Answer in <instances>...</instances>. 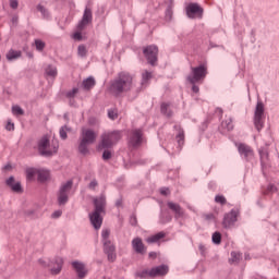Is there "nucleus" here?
Listing matches in <instances>:
<instances>
[{
	"label": "nucleus",
	"mask_w": 279,
	"mask_h": 279,
	"mask_svg": "<svg viewBox=\"0 0 279 279\" xmlns=\"http://www.w3.org/2000/svg\"><path fill=\"white\" fill-rule=\"evenodd\" d=\"M211 241L215 245H221V233L219 231L214 232Z\"/></svg>",
	"instance_id": "obj_33"
},
{
	"label": "nucleus",
	"mask_w": 279,
	"mask_h": 279,
	"mask_svg": "<svg viewBox=\"0 0 279 279\" xmlns=\"http://www.w3.org/2000/svg\"><path fill=\"white\" fill-rule=\"evenodd\" d=\"M4 171H10V169H12V166L11 165H7V166H4Z\"/></svg>",
	"instance_id": "obj_61"
},
{
	"label": "nucleus",
	"mask_w": 279,
	"mask_h": 279,
	"mask_svg": "<svg viewBox=\"0 0 279 279\" xmlns=\"http://www.w3.org/2000/svg\"><path fill=\"white\" fill-rule=\"evenodd\" d=\"M93 202H94L95 210H105L106 209V196L105 195L95 197L93 199Z\"/></svg>",
	"instance_id": "obj_21"
},
{
	"label": "nucleus",
	"mask_w": 279,
	"mask_h": 279,
	"mask_svg": "<svg viewBox=\"0 0 279 279\" xmlns=\"http://www.w3.org/2000/svg\"><path fill=\"white\" fill-rule=\"evenodd\" d=\"M239 217V211L236 210H231L227 214H225L223 220H222V226L223 228H232L234 223H236V219Z\"/></svg>",
	"instance_id": "obj_14"
},
{
	"label": "nucleus",
	"mask_w": 279,
	"mask_h": 279,
	"mask_svg": "<svg viewBox=\"0 0 279 279\" xmlns=\"http://www.w3.org/2000/svg\"><path fill=\"white\" fill-rule=\"evenodd\" d=\"M51 219H60L62 217V210H56L51 214Z\"/></svg>",
	"instance_id": "obj_47"
},
{
	"label": "nucleus",
	"mask_w": 279,
	"mask_h": 279,
	"mask_svg": "<svg viewBox=\"0 0 279 279\" xmlns=\"http://www.w3.org/2000/svg\"><path fill=\"white\" fill-rule=\"evenodd\" d=\"M72 189H73V180H69L61 184L59 192L57 194L59 206H64V204L69 202V195H71Z\"/></svg>",
	"instance_id": "obj_6"
},
{
	"label": "nucleus",
	"mask_w": 279,
	"mask_h": 279,
	"mask_svg": "<svg viewBox=\"0 0 279 279\" xmlns=\"http://www.w3.org/2000/svg\"><path fill=\"white\" fill-rule=\"evenodd\" d=\"M5 128H7L8 132H12V131H14V123L8 122Z\"/></svg>",
	"instance_id": "obj_56"
},
{
	"label": "nucleus",
	"mask_w": 279,
	"mask_h": 279,
	"mask_svg": "<svg viewBox=\"0 0 279 279\" xmlns=\"http://www.w3.org/2000/svg\"><path fill=\"white\" fill-rule=\"evenodd\" d=\"M132 247L136 254H145V244L143 243V239L134 238L132 240Z\"/></svg>",
	"instance_id": "obj_19"
},
{
	"label": "nucleus",
	"mask_w": 279,
	"mask_h": 279,
	"mask_svg": "<svg viewBox=\"0 0 279 279\" xmlns=\"http://www.w3.org/2000/svg\"><path fill=\"white\" fill-rule=\"evenodd\" d=\"M174 128H175V130L179 131V133L177 134V141H178L179 145H184V130H182L178 125H175Z\"/></svg>",
	"instance_id": "obj_32"
},
{
	"label": "nucleus",
	"mask_w": 279,
	"mask_h": 279,
	"mask_svg": "<svg viewBox=\"0 0 279 279\" xmlns=\"http://www.w3.org/2000/svg\"><path fill=\"white\" fill-rule=\"evenodd\" d=\"M206 75H208V70L205 68V65H198L196 68H191V73L187 75V82L192 84V90L193 93H199V87L195 84H198L199 82H203V80L206 78Z\"/></svg>",
	"instance_id": "obj_3"
},
{
	"label": "nucleus",
	"mask_w": 279,
	"mask_h": 279,
	"mask_svg": "<svg viewBox=\"0 0 279 279\" xmlns=\"http://www.w3.org/2000/svg\"><path fill=\"white\" fill-rule=\"evenodd\" d=\"M10 8H12V10H16V8H19V1L10 0Z\"/></svg>",
	"instance_id": "obj_52"
},
{
	"label": "nucleus",
	"mask_w": 279,
	"mask_h": 279,
	"mask_svg": "<svg viewBox=\"0 0 279 279\" xmlns=\"http://www.w3.org/2000/svg\"><path fill=\"white\" fill-rule=\"evenodd\" d=\"M77 53L81 58H86V53H88V50H86V46L80 45L77 48Z\"/></svg>",
	"instance_id": "obj_36"
},
{
	"label": "nucleus",
	"mask_w": 279,
	"mask_h": 279,
	"mask_svg": "<svg viewBox=\"0 0 279 279\" xmlns=\"http://www.w3.org/2000/svg\"><path fill=\"white\" fill-rule=\"evenodd\" d=\"M149 258H156L158 256V254L156 252H150L148 254Z\"/></svg>",
	"instance_id": "obj_60"
},
{
	"label": "nucleus",
	"mask_w": 279,
	"mask_h": 279,
	"mask_svg": "<svg viewBox=\"0 0 279 279\" xmlns=\"http://www.w3.org/2000/svg\"><path fill=\"white\" fill-rule=\"evenodd\" d=\"M58 140H53L52 143L49 142V137L43 136L37 144V149L40 156H53V154H58Z\"/></svg>",
	"instance_id": "obj_5"
},
{
	"label": "nucleus",
	"mask_w": 279,
	"mask_h": 279,
	"mask_svg": "<svg viewBox=\"0 0 279 279\" xmlns=\"http://www.w3.org/2000/svg\"><path fill=\"white\" fill-rule=\"evenodd\" d=\"M169 274V266L159 265L157 267H153L149 270V278H158L160 276H167Z\"/></svg>",
	"instance_id": "obj_16"
},
{
	"label": "nucleus",
	"mask_w": 279,
	"mask_h": 279,
	"mask_svg": "<svg viewBox=\"0 0 279 279\" xmlns=\"http://www.w3.org/2000/svg\"><path fill=\"white\" fill-rule=\"evenodd\" d=\"M215 202H216V204L223 205V204H226V196H223V195H216Z\"/></svg>",
	"instance_id": "obj_45"
},
{
	"label": "nucleus",
	"mask_w": 279,
	"mask_h": 279,
	"mask_svg": "<svg viewBox=\"0 0 279 279\" xmlns=\"http://www.w3.org/2000/svg\"><path fill=\"white\" fill-rule=\"evenodd\" d=\"M276 191V186L268 185V193H274Z\"/></svg>",
	"instance_id": "obj_59"
},
{
	"label": "nucleus",
	"mask_w": 279,
	"mask_h": 279,
	"mask_svg": "<svg viewBox=\"0 0 279 279\" xmlns=\"http://www.w3.org/2000/svg\"><path fill=\"white\" fill-rule=\"evenodd\" d=\"M198 248L201 250V252H204V250H205L203 244H199Z\"/></svg>",
	"instance_id": "obj_62"
},
{
	"label": "nucleus",
	"mask_w": 279,
	"mask_h": 279,
	"mask_svg": "<svg viewBox=\"0 0 279 279\" xmlns=\"http://www.w3.org/2000/svg\"><path fill=\"white\" fill-rule=\"evenodd\" d=\"M182 215H184V211L182 210H175L174 211V217L178 219L179 217H182Z\"/></svg>",
	"instance_id": "obj_57"
},
{
	"label": "nucleus",
	"mask_w": 279,
	"mask_h": 279,
	"mask_svg": "<svg viewBox=\"0 0 279 279\" xmlns=\"http://www.w3.org/2000/svg\"><path fill=\"white\" fill-rule=\"evenodd\" d=\"M168 207L170 208V210H180V205L175 203H168Z\"/></svg>",
	"instance_id": "obj_49"
},
{
	"label": "nucleus",
	"mask_w": 279,
	"mask_h": 279,
	"mask_svg": "<svg viewBox=\"0 0 279 279\" xmlns=\"http://www.w3.org/2000/svg\"><path fill=\"white\" fill-rule=\"evenodd\" d=\"M134 88V76L130 72H120L117 77L111 81L109 90L114 97L130 93Z\"/></svg>",
	"instance_id": "obj_1"
},
{
	"label": "nucleus",
	"mask_w": 279,
	"mask_h": 279,
	"mask_svg": "<svg viewBox=\"0 0 279 279\" xmlns=\"http://www.w3.org/2000/svg\"><path fill=\"white\" fill-rule=\"evenodd\" d=\"M165 236H167V233H165V231H160V232L147 238L146 241H147V243H158V241H160L161 239H165Z\"/></svg>",
	"instance_id": "obj_24"
},
{
	"label": "nucleus",
	"mask_w": 279,
	"mask_h": 279,
	"mask_svg": "<svg viewBox=\"0 0 279 279\" xmlns=\"http://www.w3.org/2000/svg\"><path fill=\"white\" fill-rule=\"evenodd\" d=\"M106 150L102 153V160H110L112 158V151L110 148H105Z\"/></svg>",
	"instance_id": "obj_41"
},
{
	"label": "nucleus",
	"mask_w": 279,
	"mask_h": 279,
	"mask_svg": "<svg viewBox=\"0 0 279 279\" xmlns=\"http://www.w3.org/2000/svg\"><path fill=\"white\" fill-rule=\"evenodd\" d=\"M130 223H131V226H136L138 223V221L136 220V216H134V215L131 216Z\"/></svg>",
	"instance_id": "obj_55"
},
{
	"label": "nucleus",
	"mask_w": 279,
	"mask_h": 279,
	"mask_svg": "<svg viewBox=\"0 0 279 279\" xmlns=\"http://www.w3.org/2000/svg\"><path fill=\"white\" fill-rule=\"evenodd\" d=\"M151 77H153L151 72H149V71L143 72V74H142V84H143V86H145V84H147V82H149V80H151Z\"/></svg>",
	"instance_id": "obj_35"
},
{
	"label": "nucleus",
	"mask_w": 279,
	"mask_h": 279,
	"mask_svg": "<svg viewBox=\"0 0 279 279\" xmlns=\"http://www.w3.org/2000/svg\"><path fill=\"white\" fill-rule=\"evenodd\" d=\"M205 219H206L207 221H211V219H215V215H213V214H207V215H205Z\"/></svg>",
	"instance_id": "obj_58"
},
{
	"label": "nucleus",
	"mask_w": 279,
	"mask_h": 279,
	"mask_svg": "<svg viewBox=\"0 0 279 279\" xmlns=\"http://www.w3.org/2000/svg\"><path fill=\"white\" fill-rule=\"evenodd\" d=\"M98 149H112L117 143L123 138L121 131L106 132L100 137Z\"/></svg>",
	"instance_id": "obj_4"
},
{
	"label": "nucleus",
	"mask_w": 279,
	"mask_h": 279,
	"mask_svg": "<svg viewBox=\"0 0 279 279\" xmlns=\"http://www.w3.org/2000/svg\"><path fill=\"white\" fill-rule=\"evenodd\" d=\"M90 23H93V10L86 7L84 10L83 17L77 24V31L84 32V29H86V26L90 25Z\"/></svg>",
	"instance_id": "obj_11"
},
{
	"label": "nucleus",
	"mask_w": 279,
	"mask_h": 279,
	"mask_svg": "<svg viewBox=\"0 0 279 279\" xmlns=\"http://www.w3.org/2000/svg\"><path fill=\"white\" fill-rule=\"evenodd\" d=\"M7 186H10L11 191H13V193H23V186L21 185V182H16L14 180V177H10L7 180Z\"/></svg>",
	"instance_id": "obj_20"
},
{
	"label": "nucleus",
	"mask_w": 279,
	"mask_h": 279,
	"mask_svg": "<svg viewBox=\"0 0 279 279\" xmlns=\"http://www.w3.org/2000/svg\"><path fill=\"white\" fill-rule=\"evenodd\" d=\"M259 158L262 162V167L265 168L269 165V151L266 148L259 149Z\"/></svg>",
	"instance_id": "obj_22"
},
{
	"label": "nucleus",
	"mask_w": 279,
	"mask_h": 279,
	"mask_svg": "<svg viewBox=\"0 0 279 279\" xmlns=\"http://www.w3.org/2000/svg\"><path fill=\"white\" fill-rule=\"evenodd\" d=\"M143 143V131L133 130L129 140V145L131 147H138Z\"/></svg>",
	"instance_id": "obj_15"
},
{
	"label": "nucleus",
	"mask_w": 279,
	"mask_h": 279,
	"mask_svg": "<svg viewBox=\"0 0 279 279\" xmlns=\"http://www.w3.org/2000/svg\"><path fill=\"white\" fill-rule=\"evenodd\" d=\"M97 141V133L90 129H82L80 143H78V153L82 156H88L90 154V145H93Z\"/></svg>",
	"instance_id": "obj_2"
},
{
	"label": "nucleus",
	"mask_w": 279,
	"mask_h": 279,
	"mask_svg": "<svg viewBox=\"0 0 279 279\" xmlns=\"http://www.w3.org/2000/svg\"><path fill=\"white\" fill-rule=\"evenodd\" d=\"M171 105L169 102H162L161 104V114H165L166 117H172L173 112L171 111Z\"/></svg>",
	"instance_id": "obj_26"
},
{
	"label": "nucleus",
	"mask_w": 279,
	"mask_h": 279,
	"mask_svg": "<svg viewBox=\"0 0 279 279\" xmlns=\"http://www.w3.org/2000/svg\"><path fill=\"white\" fill-rule=\"evenodd\" d=\"M94 86H95V78L93 76H89L83 81V88H85V90H90V88H93Z\"/></svg>",
	"instance_id": "obj_27"
},
{
	"label": "nucleus",
	"mask_w": 279,
	"mask_h": 279,
	"mask_svg": "<svg viewBox=\"0 0 279 279\" xmlns=\"http://www.w3.org/2000/svg\"><path fill=\"white\" fill-rule=\"evenodd\" d=\"M39 263L43 265V267H49L50 274L52 276H58L62 271V265H64V260L62 257H54L51 259H39Z\"/></svg>",
	"instance_id": "obj_7"
},
{
	"label": "nucleus",
	"mask_w": 279,
	"mask_h": 279,
	"mask_svg": "<svg viewBox=\"0 0 279 279\" xmlns=\"http://www.w3.org/2000/svg\"><path fill=\"white\" fill-rule=\"evenodd\" d=\"M136 278L146 279L149 278V270L144 269L135 274Z\"/></svg>",
	"instance_id": "obj_37"
},
{
	"label": "nucleus",
	"mask_w": 279,
	"mask_h": 279,
	"mask_svg": "<svg viewBox=\"0 0 279 279\" xmlns=\"http://www.w3.org/2000/svg\"><path fill=\"white\" fill-rule=\"evenodd\" d=\"M102 250L109 263H114V260H117V246H114V243H112V241H105V243L102 244Z\"/></svg>",
	"instance_id": "obj_9"
},
{
	"label": "nucleus",
	"mask_w": 279,
	"mask_h": 279,
	"mask_svg": "<svg viewBox=\"0 0 279 279\" xmlns=\"http://www.w3.org/2000/svg\"><path fill=\"white\" fill-rule=\"evenodd\" d=\"M12 112L15 117H23L25 114V111L19 105L12 107Z\"/></svg>",
	"instance_id": "obj_34"
},
{
	"label": "nucleus",
	"mask_w": 279,
	"mask_h": 279,
	"mask_svg": "<svg viewBox=\"0 0 279 279\" xmlns=\"http://www.w3.org/2000/svg\"><path fill=\"white\" fill-rule=\"evenodd\" d=\"M217 112H219L220 114H223V110L221 108H218Z\"/></svg>",
	"instance_id": "obj_64"
},
{
	"label": "nucleus",
	"mask_w": 279,
	"mask_h": 279,
	"mask_svg": "<svg viewBox=\"0 0 279 279\" xmlns=\"http://www.w3.org/2000/svg\"><path fill=\"white\" fill-rule=\"evenodd\" d=\"M21 56H23V52H21V50L11 49L7 53V60L9 62H12L14 60H19V58H21Z\"/></svg>",
	"instance_id": "obj_23"
},
{
	"label": "nucleus",
	"mask_w": 279,
	"mask_h": 279,
	"mask_svg": "<svg viewBox=\"0 0 279 279\" xmlns=\"http://www.w3.org/2000/svg\"><path fill=\"white\" fill-rule=\"evenodd\" d=\"M108 117H109V119L114 121L119 117V113L117 112V109L109 110L108 111Z\"/></svg>",
	"instance_id": "obj_42"
},
{
	"label": "nucleus",
	"mask_w": 279,
	"mask_h": 279,
	"mask_svg": "<svg viewBox=\"0 0 279 279\" xmlns=\"http://www.w3.org/2000/svg\"><path fill=\"white\" fill-rule=\"evenodd\" d=\"M101 210H94L89 213V221L96 230H100L104 223V217L101 216Z\"/></svg>",
	"instance_id": "obj_13"
},
{
	"label": "nucleus",
	"mask_w": 279,
	"mask_h": 279,
	"mask_svg": "<svg viewBox=\"0 0 279 279\" xmlns=\"http://www.w3.org/2000/svg\"><path fill=\"white\" fill-rule=\"evenodd\" d=\"M72 267H74L77 274V278L80 279L86 278V275L88 274V271L86 270V266L84 265V263L73 262Z\"/></svg>",
	"instance_id": "obj_17"
},
{
	"label": "nucleus",
	"mask_w": 279,
	"mask_h": 279,
	"mask_svg": "<svg viewBox=\"0 0 279 279\" xmlns=\"http://www.w3.org/2000/svg\"><path fill=\"white\" fill-rule=\"evenodd\" d=\"M254 125L257 132H260L265 126V105L262 101L257 102L254 116Z\"/></svg>",
	"instance_id": "obj_8"
},
{
	"label": "nucleus",
	"mask_w": 279,
	"mask_h": 279,
	"mask_svg": "<svg viewBox=\"0 0 279 279\" xmlns=\"http://www.w3.org/2000/svg\"><path fill=\"white\" fill-rule=\"evenodd\" d=\"M144 56L148 61V64H151V66L156 65V62H158V46H148L144 49Z\"/></svg>",
	"instance_id": "obj_10"
},
{
	"label": "nucleus",
	"mask_w": 279,
	"mask_h": 279,
	"mask_svg": "<svg viewBox=\"0 0 279 279\" xmlns=\"http://www.w3.org/2000/svg\"><path fill=\"white\" fill-rule=\"evenodd\" d=\"M186 15L189 19H202L204 16V9L197 3H190L186 7Z\"/></svg>",
	"instance_id": "obj_12"
},
{
	"label": "nucleus",
	"mask_w": 279,
	"mask_h": 279,
	"mask_svg": "<svg viewBox=\"0 0 279 279\" xmlns=\"http://www.w3.org/2000/svg\"><path fill=\"white\" fill-rule=\"evenodd\" d=\"M97 186H98L97 180H93V181H90L88 189H90L92 191H95V189H97Z\"/></svg>",
	"instance_id": "obj_51"
},
{
	"label": "nucleus",
	"mask_w": 279,
	"mask_h": 279,
	"mask_svg": "<svg viewBox=\"0 0 279 279\" xmlns=\"http://www.w3.org/2000/svg\"><path fill=\"white\" fill-rule=\"evenodd\" d=\"M101 236H102V244H105L106 241H110V230L109 229L102 230Z\"/></svg>",
	"instance_id": "obj_38"
},
{
	"label": "nucleus",
	"mask_w": 279,
	"mask_h": 279,
	"mask_svg": "<svg viewBox=\"0 0 279 279\" xmlns=\"http://www.w3.org/2000/svg\"><path fill=\"white\" fill-rule=\"evenodd\" d=\"M116 204H117V208H121V201H118Z\"/></svg>",
	"instance_id": "obj_63"
},
{
	"label": "nucleus",
	"mask_w": 279,
	"mask_h": 279,
	"mask_svg": "<svg viewBox=\"0 0 279 279\" xmlns=\"http://www.w3.org/2000/svg\"><path fill=\"white\" fill-rule=\"evenodd\" d=\"M171 221V214L169 210H162L160 213V223H169Z\"/></svg>",
	"instance_id": "obj_30"
},
{
	"label": "nucleus",
	"mask_w": 279,
	"mask_h": 279,
	"mask_svg": "<svg viewBox=\"0 0 279 279\" xmlns=\"http://www.w3.org/2000/svg\"><path fill=\"white\" fill-rule=\"evenodd\" d=\"M77 93H80V89L77 87H74L72 90L66 93V97L69 99H73V97H75V95H77Z\"/></svg>",
	"instance_id": "obj_43"
},
{
	"label": "nucleus",
	"mask_w": 279,
	"mask_h": 279,
	"mask_svg": "<svg viewBox=\"0 0 279 279\" xmlns=\"http://www.w3.org/2000/svg\"><path fill=\"white\" fill-rule=\"evenodd\" d=\"M239 154L241 156H244L246 160H250L254 157V150H252V147L247 146L246 144H240L238 146Z\"/></svg>",
	"instance_id": "obj_18"
},
{
	"label": "nucleus",
	"mask_w": 279,
	"mask_h": 279,
	"mask_svg": "<svg viewBox=\"0 0 279 279\" xmlns=\"http://www.w3.org/2000/svg\"><path fill=\"white\" fill-rule=\"evenodd\" d=\"M73 38L74 40H82V31L77 28V32L73 34Z\"/></svg>",
	"instance_id": "obj_50"
},
{
	"label": "nucleus",
	"mask_w": 279,
	"mask_h": 279,
	"mask_svg": "<svg viewBox=\"0 0 279 279\" xmlns=\"http://www.w3.org/2000/svg\"><path fill=\"white\" fill-rule=\"evenodd\" d=\"M160 193H161V195H165V196L169 195V193H170L169 187H161Z\"/></svg>",
	"instance_id": "obj_53"
},
{
	"label": "nucleus",
	"mask_w": 279,
	"mask_h": 279,
	"mask_svg": "<svg viewBox=\"0 0 279 279\" xmlns=\"http://www.w3.org/2000/svg\"><path fill=\"white\" fill-rule=\"evenodd\" d=\"M25 216L28 217L29 219H35L36 218V217H34V210L25 211Z\"/></svg>",
	"instance_id": "obj_54"
},
{
	"label": "nucleus",
	"mask_w": 279,
	"mask_h": 279,
	"mask_svg": "<svg viewBox=\"0 0 279 279\" xmlns=\"http://www.w3.org/2000/svg\"><path fill=\"white\" fill-rule=\"evenodd\" d=\"M45 73L48 77H57L58 76V68L54 65H47L45 69Z\"/></svg>",
	"instance_id": "obj_25"
},
{
	"label": "nucleus",
	"mask_w": 279,
	"mask_h": 279,
	"mask_svg": "<svg viewBox=\"0 0 279 279\" xmlns=\"http://www.w3.org/2000/svg\"><path fill=\"white\" fill-rule=\"evenodd\" d=\"M37 10L38 12H40L43 14V16H45V19H47V16H49V11H47V9H45V7L43 5H37Z\"/></svg>",
	"instance_id": "obj_44"
},
{
	"label": "nucleus",
	"mask_w": 279,
	"mask_h": 279,
	"mask_svg": "<svg viewBox=\"0 0 279 279\" xmlns=\"http://www.w3.org/2000/svg\"><path fill=\"white\" fill-rule=\"evenodd\" d=\"M35 47H36L37 51H43V49H45V43L40 39H36Z\"/></svg>",
	"instance_id": "obj_40"
},
{
	"label": "nucleus",
	"mask_w": 279,
	"mask_h": 279,
	"mask_svg": "<svg viewBox=\"0 0 279 279\" xmlns=\"http://www.w3.org/2000/svg\"><path fill=\"white\" fill-rule=\"evenodd\" d=\"M69 132V129L66 126H62L59 131L60 134V138H62V141H66V133Z\"/></svg>",
	"instance_id": "obj_39"
},
{
	"label": "nucleus",
	"mask_w": 279,
	"mask_h": 279,
	"mask_svg": "<svg viewBox=\"0 0 279 279\" xmlns=\"http://www.w3.org/2000/svg\"><path fill=\"white\" fill-rule=\"evenodd\" d=\"M239 254H236V252H232L231 253V258L229 259L230 263H236V260H239Z\"/></svg>",
	"instance_id": "obj_48"
},
{
	"label": "nucleus",
	"mask_w": 279,
	"mask_h": 279,
	"mask_svg": "<svg viewBox=\"0 0 279 279\" xmlns=\"http://www.w3.org/2000/svg\"><path fill=\"white\" fill-rule=\"evenodd\" d=\"M36 175H38V170L37 169H35V168H27L26 169V180L32 182L34 180V178H36Z\"/></svg>",
	"instance_id": "obj_28"
},
{
	"label": "nucleus",
	"mask_w": 279,
	"mask_h": 279,
	"mask_svg": "<svg viewBox=\"0 0 279 279\" xmlns=\"http://www.w3.org/2000/svg\"><path fill=\"white\" fill-rule=\"evenodd\" d=\"M37 175L39 182H47L49 180V171L47 170H37Z\"/></svg>",
	"instance_id": "obj_31"
},
{
	"label": "nucleus",
	"mask_w": 279,
	"mask_h": 279,
	"mask_svg": "<svg viewBox=\"0 0 279 279\" xmlns=\"http://www.w3.org/2000/svg\"><path fill=\"white\" fill-rule=\"evenodd\" d=\"M221 128L222 130H227L228 132L234 130V124H232V118H227L225 121H222Z\"/></svg>",
	"instance_id": "obj_29"
},
{
	"label": "nucleus",
	"mask_w": 279,
	"mask_h": 279,
	"mask_svg": "<svg viewBox=\"0 0 279 279\" xmlns=\"http://www.w3.org/2000/svg\"><path fill=\"white\" fill-rule=\"evenodd\" d=\"M172 16H173V9H172L171 5H169L167 11H166V17L168 19V21H171Z\"/></svg>",
	"instance_id": "obj_46"
}]
</instances>
